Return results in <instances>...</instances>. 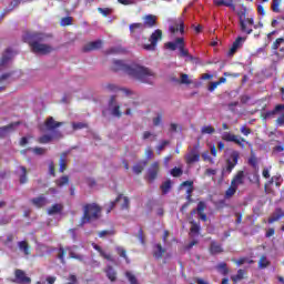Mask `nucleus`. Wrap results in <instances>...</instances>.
I'll use <instances>...</instances> for the list:
<instances>
[{
  "label": "nucleus",
  "instance_id": "e2e57ef3",
  "mask_svg": "<svg viewBox=\"0 0 284 284\" xmlns=\"http://www.w3.org/2000/svg\"><path fill=\"white\" fill-rule=\"evenodd\" d=\"M61 26H72V17L62 18Z\"/></svg>",
  "mask_w": 284,
  "mask_h": 284
},
{
  "label": "nucleus",
  "instance_id": "4c0bfd02",
  "mask_svg": "<svg viewBox=\"0 0 284 284\" xmlns=\"http://www.w3.org/2000/svg\"><path fill=\"white\" fill-rule=\"evenodd\" d=\"M114 234H116V231H114V229H111V230L100 231L98 233V236L100 239H104V236H114Z\"/></svg>",
  "mask_w": 284,
  "mask_h": 284
},
{
  "label": "nucleus",
  "instance_id": "e433bc0d",
  "mask_svg": "<svg viewBox=\"0 0 284 284\" xmlns=\"http://www.w3.org/2000/svg\"><path fill=\"white\" fill-rule=\"evenodd\" d=\"M235 144L239 145V148H245V145H248V148H252V143L246 142L244 138H241L240 135H237L236 140H235Z\"/></svg>",
  "mask_w": 284,
  "mask_h": 284
},
{
  "label": "nucleus",
  "instance_id": "2f4dec72",
  "mask_svg": "<svg viewBox=\"0 0 284 284\" xmlns=\"http://www.w3.org/2000/svg\"><path fill=\"white\" fill-rule=\"evenodd\" d=\"M70 251V247H63L61 246L58 252V258L61 261L62 265H65V254Z\"/></svg>",
  "mask_w": 284,
  "mask_h": 284
},
{
  "label": "nucleus",
  "instance_id": "1a4fd4ad",
  "mask_svg": "<svg viewBox=\"0 0 284 284\" xmlns=\"http://www.w3.org/2000/svg\"><path fill=\"white\" fill-rule=\"evenodd\" d=\"M201 161V153L199 152V146H194L191 151L185 154V162L187 165H194Z\"/></svg>",
  "mask_w": 284,
  "mask_h": 284
},
{
  "label": "nucleus",
  "instance_id": "338daca9",
  "mask_svg": "<svg viewBox=\"0 0 284 284\" xmlns=\"http://www.w3.org/2000/svg\"><path fill=\"white\" fill-rule=\"evenodd\" d=\"M205 207H207V205L205 204V202H199L197 203V207H196V212L201 213L205 210Z\"/></svg>",
  "mask_w": 284,
  "mask_h": 284
},
{
  "label": "nucleus",
  "instance_id": "f03ea898",
  "mask_svg": "<svg viewBox=\"0 0 284 284\" xmlns=\"http://www.w3.org/2000/svg\"><path fill=\"white\" fill-rule=\"evenodd\" d=\"M45 33L27 31L22 36V41L28 43L33 54H50L54 52V48L50 44L43 43L45 41Z\"/></svg>",
  "mask_w": 284,
  "mask_h": 284
},
{
  "label": "nucleus",
  "instance_id": "5fc2aeb1",
  "mask_svg": "<svg viewBox=\"0 0 284 284\" xmlns=\"http://www.w3.org/2000/svg\"><path fill=\"white\" fill-rule=\"evenodd\" d=\"M240 132L244 136H250V134H252V129L247 128V125H243V126H241Z\"/></svg>",
  "mask_w": 284,
  "mask_h": 284
},
{
  "label": "nucleus",
  "instance_id": "9b49d317",
  "mask_svg": "<svg viewBox=\"0 0 284 284\" xmlns=\"http://www.w3.org/2000/svg\"><path fill=\"white\" fill-rule=\"evenodd\" d=\"M160 171H161V166H160L159 162H153L148 170V174H146L148 182L154 183V181H156V179L159 176Z\"/></svg>",
  "mask_w": 284,
  "mask_h": 284
},
{
  "label": "nucleus",
  "instance_id": "7ed1b4c3",
  "mask_svg": "<svg viewBox=\"0 0 284 284\" xmlns=\"http://www.w3.org/2000/svg\"><path fill=\"white\" fill-rule=\"evenodd\" d=\"M83 210L80 226L85 225V223H90V221H97V219H99V214H101V206L97 203L85 204Z\"/></svg>",
  "mask_w": 284,
  "mask_h": 284
},
{
  "label": "nucleus",
  "instance_id": "79ce46f5",
  "mask_svg": "<svg viewBox=\"0 0 284 284\" xmlns=\"http://www.w3.org/2000/svg\"><path fill=\"white\" fill-rule=\"evenodd\" d=\"M216 132V129L212 125H204L201 129V134H214Z\"/></svg>",
  "mask_w": 284,
  "mask_h": 284
},
{
  "label": "nucleus",
  "instance_id": "cd10ccee",
  "mask_svg": "<svg viewBox=\"0 0 284 284\" xmlns=\"http://www.w3.org/2000/svg\"><path fill=\"white\" fill-rule=\"evenodd\" d=\"M20 252H23L24 256H30V244L26 241L18 242Z\"/></svg>",
  "mask_w": 284,
  "mask_h": 284
},
{
  "label": "nucleus",
  "instance_id": "37998d69",
  "mask_svg": "<svg viewBox=\"0 0 284 284\" xmlns=\"http://www.w3.org/2000/svg\"><path fill=\"white\" fill-rule=\"evenodd\" d=\"M180 83L183 85H192V79H190V75L182 73L180 78Z\"/></svg>",
  "mask_w": 284,
  "mask_h": 284
},
{
  "label": "nucleus",
  "instance_id": "393cba45",
  "mask_svg": "<svg viewBox=\"0 0 284 284\" xmlns=\"http://www.w3.org/2000/svg\"><path fill=\"white\" fill-rule=\"evenodd\" d=\"M31 203L36 207H45V205H48V199H45V196H43V195H40L38 197L32 199Z\"/></svg>",
  "mask_w": 284,
  "mask_h": 284
},
{
  "label": "nucleus",
  "instance_id": "bb28decb",
  "mask_svg": "<svg viewBox=\"0 0 284 284\" xmlns=\"http://www.w3.org/2000/svg\"><path fill=\"white\" fill-rule=\"evenodd\" d=\"M215 6H225L226 8H232L236 10V6H234V0H213Z\"/></svg>",
  "mask_w": 284,
  "mask_h": 284
},
{
  "label": "nucleus",
  "instance_id": "4468645a",
  "mask_svg": "<svg viewBox=\"0 0 284 284\" xmlns=\"http://www.w3.org/2000/svg\"><path fill=\"white\" fill-rule=\"evenodd\" d=\"M61 125H63V122H57L53 116H49L44 121L45 130H48V132H52V134H54V132H59L57 131V128H61Z\"/></svg>",
  "mask_w": 284,
  "mask_h": 284
},
{
  "label": "nucleus",
  "instance_id": "7c9ffc66",
  "mask_svg": "<svg viewBox=\"0 0 284 284\" xmlns=\"http://www.w3.org/2000/svg\"><path fill=\"white\" fill-rule=\"evenodd\" d=\"M105 274H106L109 281H111L112 283H114V281H116V271H114V267L108 266L105 270Z\"/></svg>",
  "mask_w": 284,
  "mask_h": 284
},
{
  "label": "nucleus",
  "instance_id": "4be33fe9",
  "mask_svg": "<svg viewBox=\"0 0 284 284\" xmlns=\"http://www.w3.org/2000/svg\"><path fill=\"white\" fill-rule=\"evenodd\" d=\"M93 250H95L97 252H99L100 256H102V258H105V261H110V263H114V257H112L111 254L105 253V251H103V248H101V246L97 243L92 244Z\"/></svg>",
  "mask_w": 284,
  "mask_h": 284
},
{
  "label": "nucleus",
  "instance_id": "de8ad7c7",
  "mask_svg": "<svg viewBox=\"0 0 284 284\" xmlns=\"http://www.w3.org/2000/svg\"><path fill=\"white\" fill-rule=\"evenodd\" d=\"M199 232H201V225H199L197 223L192 222L191 223V234L193 236H199Z\"/></svg>",
  "mask_w": 284,
  "mask_h": 284
},
{
  "label": "nucleus",
  "instance_id": "8fccbe9b",
  "mask_svg": "<svg viewBox=\"0 0 284 284\" xmlns=\"http://www.w3.org/2000/svg\"><path fill=\"white\" fill-rule=\"evenodd\" d=\"M281 1L282 0H273L271 6L273 12H277V13L281 12Z\"/></svg>",
  "mask_w": 284,
  "mask_h": 284
},
{
  "label": "nucleus",
  "instance_id": "13d9d810",
  "mask_svg": "<svg viewBox=\"0 0 284 284\" xmlns=\"http://www.w3.org/2000/svg\"><path fill=\"white\" fill-rule=\"evenodd\" d=\"M268 183L270 185H272V183H275L276 187H281V176H273Z\"/></svg>",
  "mask_w": 284,
  "mask_h": 284
},
{
  "label": "nucleus",
  "instance_id": "a878e982",
  "mask_svg": "<svg viewBox=\"0 0 284 284\" xmlns=\"http://www.w3.org/2000/svg\"><path fill=\"white\" fill-rule=\"evenodd\" d=\"M148 166V160H143L138 162L135 165H133V172L134 174H141L143 170Z\"/></svg>",
  "mask_w": 284,
  "mask_h": 284
},
{
  "label": "nucleus",
  "instance_id": "c756f323",
  "mask_svg": "<svg viewBox=\"0 0 284 284\" xmlns=\"http://www.w3.org/2000/svg\"><path fill=\"white\" fill-rule=\"evenodd\" d=\"M67 156H68L67 153L61 154V158L59 161V165H60L59 172H61V173H63V172H65V170H68V160H65Z\"/></svg>",
  "mask_w": 284,
  "mask_h": 284
},
{
  "label": "nucleus",
  "instance_id": "2eb2a0df",
  "mask_svg": "<svg viewBox=\"0 0 284 284\" xmlns=\"http://www.w3.org/2000/svg\"><path fill=\"white\" fill-rule=\"evenodd\" d=\"M52 139H63V133H61V131H54L51 135L50 134L41 135L38 139V142L41 144H45V143H50Z\"/></svg>",
  "mask_w": 284,
  "mask_h": 284
},
{
  "label": "nucleus",
  "instance_id": "052dcab7",
  "mask_svg": "<svg viewBox=\"0 0 284 284\" xmlns=\"http://www.w3.org/2000/svg\"><path fill=\"white\" fill-rule=\"evenodd\" d=\"M248 163L253 168H256V165H258V160L256 159V155H254V153H252L251 158L248 159Z\"/></svg>",
  "mask_w": 284,
  "mask_h": 284
},
{
  "label": "nucleus",
  "instance_id": "774afa93",
  "mask_svg": "<svg viewBox=\"0 0 284 284\" xmlns=\"http://www.w3.org/2000/svg\"><path fill=\"white\" fill-rule=\"evenodd\" d=\"M276 125L283 126L284 125V114L280 115L276 120Z\"/></svg>",
  "mask_w": 284,
  "mask_h": 284
},
{
  "label": "nucleus",
  "instance_id": "f257e3e1",
  "mask_svg": "<svg viewBox=\"0 0 284 284\" xmlns=\"http://www.w3.org/2000/svg\"><path fill=\"white\" fill-rule=\"evenodd\" d=\"M112 70L113 72H124V74L140 81V83H149L150 85L156 79V74L149 68L134 63L129 65L123 60H114Z\"/></svg>",
  "mask_w": 284,
  "mask_h": 284
},
{
  "label": "nucleus",
  "instance_id": "6e6d98bb",
  "mask_svg": "<svg viewBox=\"0 0 284 284\" xmlns=\"http://www.w3.org/2000/svg\"><path fill=\"white\" fill-rule=\"evenodd\" d=\"M69 258H74L75 261H83V255L74 253V251L69 252Z\"/></svg>",
  "mask_w": 284,
  "mask_h": 284
},
{
  "label": "nucleus",
  "instance_id": "bf43d9fd",
  "mask_svg": "<svg viewBox=\"0 0 284 284\" xmlns=\"http://www.w3.org/2000/svg\"><path fill=\"white\" fill-rule=\"evenodd\" d=\"M73 130H83V128H88L87 123L75 122L72 124Z\"/></svg>",
  "mask_w": 284,
  "mask_h": 284
},
{
  "label": "nucleus",
  "instance_id": "f704fd0d",
  "mask_svg": "<svg viewBox=\"0 0 284 284\" xmlns=\"http://www.w3.org/2000/svg\"><path fill=\"white\" fill-rule=\"evenodd\" d=\"M216 270L222 274L223 276H227L230 271L227 270V264L225 262H222L217 264Z\"/></svg>",
  "mask_w": 284,
  "mask_h": 284
},
{
  "label": "nucleus",
  "instance_id": "b1692460",
  "mask_svg": "<svg viewBox=\"0 0 284 284\" xmlns=\"http://www.w3.org/2000/svg\"><path fill=\"white\" fill-rule=\"evenodd\" d=\"M174 185V181L166 180L160 185V190L163 195L170 194V191L172 190V186Z\"/></svg>",
  "mask_w": 284,
  "mask_h": 284
},
{
  "label": "nucleus",
  "instance_id": "9d476101",
  "mask_svg": "<svg viewBox=\"0 0 284 284\" xmlns=\"http://www.w3.org/2000/svg\"><path fill=\"white\" fill-rule=\"evenodd\" d=\"M180 192H184L186 194V200L189 203H192V192H194V181L189 180L180 184Z\"/></svg>",
  "mask_w": 284,
  "mask_h": 284
},
{
  "label": "nucleus",
  "instance_id": "20e7f679",
  "mask_svg": "<svg viewBox=\"0 0 284 284\" xmlns=\"http://www.w3.org/2000/svg\"><path fill=\"white\" fill-rule=\"evenodd\" d=\"M163 39V31L161 29H156L154 32L151 33L149 41V44H142L141 47L143 50H146V52H154L156 50V45H159V41Z\"/></svg>",
  "mask_w": 284,
  "mask_h": 284
},
{
  "label": "nucleus",
  "instance_id": "58836bf2",
  "mask_svg": "<svg viewBox=\"0 0 284 284\" xmlns=\"http://www.w3.org/2000/svg\"><path fill=\"white\" fill-rule=\"evenodd\" d=\"M258 267L260 270H265V267H270V260H267V256L263 255L260 258Z\"/></svg>",
  "mask_w": 284,
  "mask_h": 284
},
{
  "label": "nucleus",
  "instance_id": "dca6fc26",
  "mask_svg": "<svg viewBox=\"0 0 284 284\" xmlns=\"http://www.w3.org/2000/svg\"><path fill=\"white\" fill-rule=\"evenodd\" d=\"M244 184H245V172L239 171L234 175L233 180L231 181V185H233V187L239 190V186Z\"/></svg>",
  "mask_w": 284,
  "mask_h": 284
},
{
  "label": "nucleus",
  "instance_id": "423d86ee",
  "mask_svg": "<svg viewBox=\"0 0 284 284\" xmlns=\"http://www.w3.org/2000/svg\"><path fill=\"white\" fill-rule=\"evenodd\" d=\"M123 199V203L121 204V210H130V199L128 196H123V194H119L116 199L110 203L109 207L106 209V214H110L113 207H116L119 201Z\"/></svg>",
  "mask_w": 284,
  "mask_h": 284
},
{
  "label": "nucleus",
  "instance_id": "72a5a7b5",
  "mask_svg": "<svg viewBox=\"0 0 284 284\" xmlns=\"http://www.w3.org/2000/svg\"><path fill=\"white\" fill-rule=\"evenodd\" d=\"M70 183V176L63 175L60 179L55 180V185L58 187H63V185H68Z\"/></svg>",
  "mask_w": 284,
  "mask_h": 284
},
{
  "label": "nucleus",
  "instance_id": "864d4df0",
  "mask_svg": "<svg viewBox=\"0 0 284 284\" xmlns=\"http://www.w3.org/2000/svg\"><path fill=\"white\" fill-rule=\"evenodd\" d=\"M98 12L104 17H109V14H112V9L110 8H98Z\"/></svg>",
  "mask_w": 284,
  "mask_h": 284
},
{
  "label": "nucleus",
  "instance_id": "473e14b6",
  "mask_svg": "<svg viewBox=\"0 0 284 284\" xmlns=\"http://www.w3.org/2000/svg\"><path fill=\"white\" fill-rule=\"evenodd\" d=\"M210 250H211V254H221L223 252V247L221 246V244L216 242L211 243Z\"/></svg>",
  "mask_w": 284,
  "mask_h": 284
},
{
  "label": "nucleus",
  "instance_id": "0e129e2a",
  "mask_svg": "<svg viewBox=\"0 0 284 284\" xmlns=\"http://www.w3.org/2000/svg\"><path fill=\"white\" fill-rule=\"evenodd\" d=\"M119 52H121V48H119V47H114V48L106 50V54H119Z\"/></svg>",
  "mask_w": 284,
  "mask_h": 284
},
{
  "label": "nucleus",
  "instance_id": "603ef678",
  "mask_svg": "<svg viewBox=\"0 0 284 284\" xmlns=\"http://www.w3.org/2000/svg\"><path fill=\"white\" fill-rule=\"evenodd\" d=\"M125 276L131 284H139V280H136V276H134V274H132L131 272H126Z\"/></svg>",
  "mask_w": 284,
  "mask_h": 284
},
{
  "label": "nucleus",
  "instance_id": "c9c22d12",
  "mask_svg": "<svg viewBox=\"0 0 284 284\" xmlns=\"http://www.w3.org/2000/svg\"><path fill=\"white\" fill-rule=\"evenodd\" d=\"M165 50H170L171 52H174L176 48H179V38L175 39L174 42H166L164 44Z\"/></svg>",
  "mask_w": 284,
  "mask_h": 284
},
{
  "label": "nucleus",
  "instance_id": "6ab92c4d",
  "mask_svg": "<svg viewBox=\"0 0 284 284\" xmlns=\"http://www.w3.org/2000/svg\"><path fill=\"white\" fill-rule=\"evenodd\" d=\"M156 16L154 14H146L143 17V23L142 26H144V29L145 28H155L156 26Z\"/></svg>",
  "mask_w": 284,
  "mask_h": 284
},
{
  "label": "nucleus",
  "instance_id": "5701e85b",
  "mask_svg": "<svg viewBox=\"0 0 284 284\" xmlns=\"http://www.w3.org/2000/svg\"><path fill=\"white\" fill-rule=\"evenodd\" d=\"M12 60V49L8 48L0 59V68H4Z\"/></svg>",
  "mask_w": 284,
  "mask_h": 284
},
{
  "label": "nucleus",
  "instance_id": "f8f14e48",
  "mask_svg": "<svg viewBox=\"0 0 284 284\" xmlns=\"http://www.w3.org/2000/svg\"><path fill=\"white\" fill-rule=\"evenodd\" d=\"M14 283L17 284H30L32 283V278L28 277L26 271L18 268L14 271Z\"/></svg>",
  "mask_w": 284,
  "mask_h": 284
},
{
  "label": "nucleus",
  "instance_id": "c85d7f7f",
  "mask_svg": "<svg viewBox=\"0 0 284 284\" xmlns=\"http://www.w3.org/2000/svg\"><path fill=\"white\" fill-rule=\"evenodd\" d=\"M237 138H239V135L231 133V132H224L222 134V140L226 141L227 143H236Z\"/></svg>",
  "mask_w": 284,
  "mask_h": 284
},
{
  "label": "nucleus",
  "instance_id": "ea45409f",
  "mask_svg": "<svg viewBox=\"0 0 284 284\" xmlns=\"http://www.w3.org/2000/svg\"><path fill=\"white\" fill-rule=\"evenodd\" d=\"M61 210H63V206L61 204H53L49 210H48V214L52 215V214H59V212H61Z\"/></svg>",
  "mask_w": 284,
  "mask_h": 284
},
{
  "label": "nucleus",
  "instance_id": "aec40b11",
  "mask_svg": "<svg viewBox=\"0 0 284 284\" xmlns=\"http://www.w3.org/2000/svg\"><path fill=\"white\" fill-rule=\"evenodd\" d=\"M245 39L243 37H239L232 44L230 51H229V57H234V54H236V50H239V48H241L243 45V43H245Z\"/></svg>",
  "mask_w": 284,
  "mask_h": 284
},
{
  "label": "nucleus",
  "instance_id": "6e6552de",
  "mask_svg": "<svg viewBox=\"0 0 284 284\" xmlns=\"http://www.w3.org/2000/svg\"><path fill=\"white\" fill-rule=\"evenodd\" d=\"M241 156V153L239 151H232L230 159L226 160V170L225 172L230 174L236 165H239V159Z\"/></svg>",
  "mask_w": 284,
  "mask_h": 284
},
{
  "label": "nucleus",
  "instance_id": "69168bd1",
  "mask_svg": "<svg viewBox=\"0 0 284 284\" xmlns=\"http://www.w3.org/2000/svg\"><path fill=\"white\" fill-rule=\"evenodd\" d=\"M247 10L243 9L242 11L237 12L239 19H240V23L245 21V14H246Z\"/></svg>",
  "mask_w": 284,
  "mask_h": 284
},
{
  "label": "nucleus",
  "instance_id": "680f3d73",
  "mask_svg": "<svg viewBox=\"0 0 284 284\" xmlns=\"http://www.w3.org/2000/svg\"><path fill=\"white\" fill-rule=\"evenodd\" d=\"M282 43H284V39L283 38L276 39L275 42L273 43L272 49L273 50H278V48H281Z\"/></svg>",
  "mask_w": 284,
  "mask_h": 284
},
{
  "label": "nucleus",
  "instance_id": "4d7b16f0",
  "mask_svg": "<svg viewBox=\"0 0 284 284\" xmlns=\"http://www.w3.org/2000/svg\"><path fill=\"white\" fill-rule=\"evenodd\" d=\"M161 121H163V113H158V115L153 119V125H161Z\"/></svg>",
  "mask_w": 284,
  "mask_h": 284
},
{
  "label": "nucleus",
  "instance_id": "a18cd8bd",
  "mask_svg": "<svg viewBox=\"0 0 284 284\" xmlns=\"http://www.w3.org/2000/svg\"><path fill=\"white\" fill-rule=\"evenodd\" d=\"M20 170L22 171V174L20 175V183H28V169H26V166H20Z\"/></svg>",
  "mask_w": 284,
  "mask_h": 284
},
{
  "label": "nucleus",
  "instance_id": "412c9836",
  "mask_svg": "<svg viewBox=\"0 0 284 284\" xmlns=\"http://www.w3.org/2000/svg\"><path fill=\"white\" fill-rule=\"evenodd\" d=\"M19 125V122L10 123L9 125H4L0 128V139H6L9 132H14V128Z\"/></svg>",
  "mask_w": 284,
  "mask_h": 284
},
{
  "label": "nucleus",
  "instance_id": "f3484780",
  "mask_svg": "<svg viewBox=\"0 0 284 284\" xmlns=\"http://www.w3.org/2000/svg\"><path fill=\"white\" fill-rule=\"evenodd\" d=\"M103 48V41L102 40H95L92 42H89L82 48V52H92L93 50H101Z\"/></svg>",
  "mask_w": 284,
  "mask_h": 284
},
{
  "label": "nucleus",
  "instance_id": "3c124183",
  "mask_svg": "<svg viewBox=\"0 0 284 284\" xmlns=\"http://www.w3.org/2000/svg\"><path fill=\"white\" fill-rule=\"evenodd\" d=\"M32 152H34L38 156H43V154L48 152V149L36 146L32 149Z\"/></svg>",
  "mask_w": 284,
  "mask_h": 284
},
{
  "label": "nucleus",
  "instance_id": "ddd939ff",
  "mask_svg": "<svg viewBox=\"0 0 284 284\" xmlns=\"http://www.w3.org/2000/svg\"><path fill=\"white\" fill-rule=\"evenodd\" d=\"M109 108L111 109V114L121 119L123 113H121V105L116 104V95H112L109 100Z\"/></svg>",
  "mask_w": 284,
  "mask_h": 284
},
{
  "label": "nucleus",
  "instance_id": "39448f33",
  "mask_svg": "<svg viewBox=\"0 0 284 284\" xmlns=\"http://www.w3.org/2000/svg\"><path fill=\"white\" fill-rule=\"evenodd\" d=\"M179 57L180 59H184L185 63L194 61V58L190 54V50L185 48V39L183 38H179Z\"/></svg>",
  "mask_w": 284,
  "mask_h": 284
},
{
  "label": "nucleus",
  "instance_id": "09e8293b",
  "mask_svg": "<svg viewBox=\"0 0 284 284\" xmlns=\"http://www.w3.org/2000/svg\"><path fill=\"white\" fill-rule=\"evenodd\" d=\"M240 28L242 32H245L246 34H252V28L247 27V23L245 20L240 22Z\"/></svg>",
  "mask_w": 284,
  "mask_h": 284
},
{
  "label": "nucleus",
  "instance_id": "c03bdc74",
  "mask_svg": "<svg viewBox=\"0 0 284 284\" xmlns=\"http://www.w3.org/2000/svg\"><path fill=\"white\" fill-rule=\"evenodd\" d=\"M116 252H118L119 256H121V258L125 260L126 263H130V258H128V253H126L125 248L119 246V247H116Z\"/></svg>",
  "mask_w": 284,
  "mask_h": 284
},
{
  "label": "nucleus",
  "instance_id": "a211bd4d",
  "mask_svg": "<svg viewBox=\"0 0 284 284\" xmlns=\"http://www.w3.org/2000/svg\"><path fill=\"white\" fill-rule=\"evenodd\" d=\"M165 252L168 251L165 250V247H163V245H161V243L153 245L152 254L153 257L156 258V261H161V258H163V256L165 255Z\"/></svg>",
  "mask_w": 284,
  "mask_h": 284
},
{
  "label": "nucleus",
  "instance_id": "a19ab883",
  "mask_svg": "<svg viewBox=\"0 0 284 284\" xmlns=\"http://www.w3.org/2000/svg\"><path fill=\"white\" fill-rule=\"evenodd\" d=\"M245 276V271L239 270L236 275L231 276L233 283H237V281H243Z\"/></svg>",
  "mask_w": 284,
  "mask_h": 284
},
{
  "label": "nucleus",
  "instance_id": "49530a36",
  "mask_svg": "<svg viewBox=\"0 0 284 284\" xmlns=\"http://www.w3.org/2000/svg\"><path fill=\"white\" fill-rule=\"evenodd\" d=\"M236 186H233L232 184L230 185V187L226 190L225 192V199H232V196H234L236 194Z\"/></svg>",
  "mask_w": 284,
  "mask_h": 284
},
{
  "label": "nucleus",
  "instance_id": "0eeeda50",
  "mask_svg": "<svg viewBox=\"0 0 284 284\" xmlns=\"http://www.w3.org/2000/svg\"><path fill=\"white\" fill-rule=\"evenodd\" d=\"M130 34L135 40L139 41L141 34L145 32V27L141 22L131 23L129 26Z\"/></svg>",
  "mask_w": 284,
  "mask_h": 284
}]
</instances>
